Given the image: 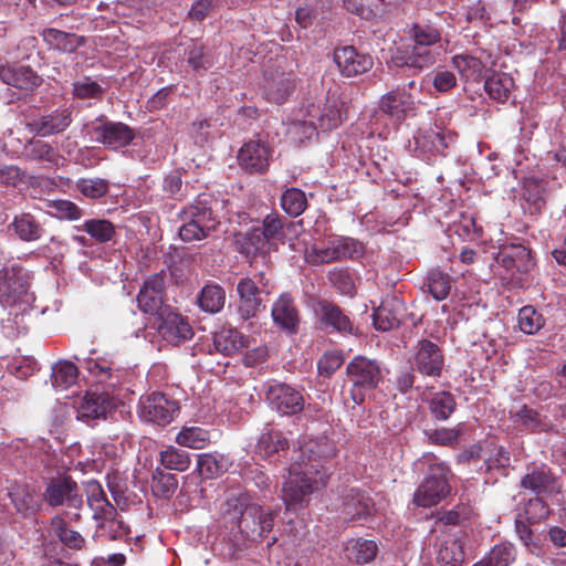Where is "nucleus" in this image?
Masks as SVG:
<instances>
[{"label":"nucleus","instance_id":"obj_3","mask_svg":"<svg viewBox=\"0 0 566 566\" xmlns=\"http://www.w3.org/2000/svg\"><path fill=\"white\" fill-rule=\"evenodd\" d=\"M219 201L210 195H199L193 202L180 212L182 226L179 237L185 242L199 241L210 238L220 224L216 214Z\"/></svg>","mask_w":566,"mask_h":566},{"label":"nucleus","instance_id":"obj_10","mask_svg":"<svg viewBox=\"0 0 566 566\" xmlns=\"http://www.w3.org/2000/svg\"><path fill=\"white\" fill-rule=\"evenodd\" d=\"M240 298L238 312L247 321L258 315L264 308L262 294H269L268 281L264 273H256L253 277H242L237 285Z\"/></svg>","mask_w":566,"mask_h":566},{"label":"nucleus","instance_id":"obj_19","mask_svg":"<svg viewBox=\"0 0 566 566\" xmlns=\"http://www.w3.org/2000/svg\"><path fill=\"white\" fill-rule=\"evenodd\" d=\"M379 109L396 120H402L415 112L416 101L406 87L397 88L380 98Z\"/></svg>","mask_w":566,"mask_h":566},{"label":"nucleus","instance_id":"obj_2","mask_svg":"<svg viewBox=\"0 0 566 566\" xmlns=\"http://www.w3.org/2000/svg\"><path fill=\"white\" fill-rule=\"evenodd\" d=\"M220 521L242 538L259 542L273 528L274 515L251 501L248 493L232 492L220 505Z\"/></svg>","mask_w":566,"mask_h":566},{"label":"nucleus","instance_id":"obj_47","mask_svg":"<svg viewBox=\"0 0 566 566\" xmlns=\"http://www.w3.org/2000/svg\"><path fill=\"white\" fill-rule=\"evenodd\" d=\"M176 442L191 449H203L210 442V434L200 427H184L177 434Z\"/></svg>","mask_w":566,"mask_h":566},{"label":"nucleus","instance_id":"obj_51","mask_svg":"<svg viewBox=\"0 0 566 566\" xmlns=\"http://www.w3.org/2000/svg\"><path fill=\"white\" fill-rule=\"evenodd\" d=\"M428 289L430 294L437 301H442L448 297L451 291V277L449 274L439 270H432L428 274Z\"/></svg>","mask_w":566,"mask_h":566},{"label":"nucleus","instance_id":"obj_56","mask_svg":"<svg viewBox=\"0 0 566 566\" xmlns=\"http://www.w3.org/2000/svg\"><path fill=\"white\" fill-rule=\"evenodd\" d=\"M415 46L428 48L441 39L440 31L431 24H415L410 31Z\"/></svg>","mask_w":566,"mask_h":566},{"label":"nucleus","instance_id":"obj_57","mask_svg":"<svg viewBox=\"0 0 566 566\" xmlns=\"http://www.w3.org/2000/svg\"><path fill=\"white\" fill-rule=\"evenodd\" d=\"M543 325L544 318L534 307L524 306L520 310L518 326L523 333L528 335L535 334Z\"/></svg>","mask_w":566,"mask_h":566},{"label":"nucleus","instance_id":"obj_63","mask_svg":"<svg viewBox=\"0 0 566 566\" xmlns=\"http://www.w3.org/2000/svg\"><path fill=\"white\" fill-rule=\"evenodd\" d=\"M52 524L55 526L56 534L62 543L73 549L82 548L84 538L78 532L69 528L60 517H55Z\"/></svg>","mask_w":566,"mask_h":566},{"label":"nucleus","instance_id":"obj_27","mask_svg":"<svg viewBox=\"0 0 566 566\" xmlns=\"http://www.w3.org/2000/svg\"><path fill=\"white\" fill-rule=\"evenodd\" d=\"M111 409L112 401L107 396L86 394L78 403L77 418L85 421L106 418Z\"/></svg>","mask_w":566,"mask_h":566},{"label":"nucleus","instance_id":"obj_29","mask_svg":"<svg viewBox=\"0 0 566 566\" xmlns=\"http://www.w3.org/2000/svg\"><path fill=\"white\" fill-rule=\"evenodd\" d=\"M316 313L326 327L337 332L352 333L353 324L347 315L335 304L322 301L317 304Z\"/></svg>","mask_w":566,"mask_h":566},{"label":"nucleus","instance_id":"obj_18","mask_svg":"<svg viewBox=\"0 0 566 566\" xmlns=\"http://www.w3.org/2000/svg\"><path fill=\"white\" fill-rule=\"evenodd\" d=\"M333 59L339 73L345 77L358 76L374 66V59L369 54L360 53L352 45L336 49Z\"/></svg>","mask_w":566,"mask_h":566},{"label":"nucleus","instance_id":"obj_53","mask_svg":"<svg viewBox=\"0 0 566 566\" xmlns=\"http://www.w3.org/2000/svg\"><path fill=\"white\" fill-rule=\"evenodd\" d=\"M438 558L447 565L461 566L464 560V551L461 541H446L438 552Z\"/></svg>","mask_w":566,"mask_h":566},{"label":"nucleus","instance_id":"obj_59","mask_svg":"<svg viewBox=\"0 0 566 566\" xmlns=\"http://www.w3.org/2000/svg\"><path fill=\"white\" fill-rule=\"evenodd\" d=\"M222 4V0H193L188 11V19L193 22H201Z\"/></svg>","mask_w":566,"mask_h":566},{"label":"nucleus","instance_id":"obj_1","mask_svg":"<svg viewBox=\"0 0 566 566\" xmlns=\"http://www.w3.org/2000/svg\"><path fill=\"white\" fill-rule=\"evenodd\" d=\"M301 455L307 459L293 463L282 486V500L286 510L304 507L310 495L327 483V473L319 463L336 453L334 443L325 436L308 439L301 447Z\"/></svg>","mask_w":566,"mask_h":566},{"label":"nucleus","instance_id":"obj_39","mask_svg":"<svg viewBox=\"0 0 566 566\" xmlns=\"http://www.w3.org/2000/svg\"><path fill=\"white\" fill-rule=\"evenodd\" d=\"M428 403L432 418L440 421L448 420L457 407L455 398L449 391L433 394Z\"/></svg>","mask_w":566,"mask_h":566},{"label":"nucleus","instance_id":"obj_5","mask_svg":"<svg viewBox=\"0 0 566 566\" xmlns=\"http://www.w3.org/2000/svg\"><path fill=\"white\" fill-rule=\"evenodd\" d=\"M353 385L350 397L355 405L364 402L366 394L375 389L382 378L381 369L376 360L356 356L346 368Z\"/></svg>","mask_w":566,"mask_h":566},{"label":"nucleus","instance_id":"obj_48","mask_svg":"<svg viewBox=\"0 0 566 566\" xmlns=\"http://www.w3.org/2000/svg\"><path fill=\"white\" fill-rule=\"evenodd\" d=\"M514 559V547L511 544H499L474 566H509Z\"/></svg>","mask_w":566,"mask_h":566},{"label":"nucleus","instance_id":"obj_11","mask_svg":"<svg viewBox=\"0 0 566 566\" xmlns=\"http://www.w3.org/2000/svg\"><path fill=\"white\" fill-rule=\"evenodd\" d=\"M409 361L413 370L431 378L440 377L444 367L442 349L429 339L417 342L411 349Z\"/></svg>","mask_w":566,"mask_h":566},{"label":"nucleus","instance_id":"obj_26","mask_svg":"<svg viewBox=\"0 0 566 566\" xmlns=\"http://www.w3.org/2000/svg\"><path fill=\"white\" fill-rule=\"evenodd\" d=\"M374 503L371 499L364 492L350 489L343 496V510L345 520H354L365 517L371 514Z\"/></svg>","mask_w":566,"mask_h":566},{"label":"nucleus","instance_id":"obj_36","mask_svg":"<svg viewBox=\"0 0 566 566\" xmlns=\"http://www.w3.org/2000/svg\"><path fill=\"white\" fill-rule=\"evenodd\" d=\"M287 447V439L282 432L268 429L260 434L255 444V453L261 458H270L274 453L285 450Z\"/></svg>","mask_w":566,"mask_h":566},{"label":"nucleus","instance_id":"obj_58","mask_svg":"<svg viewBox=\"0 0 566 566\" xmlns=\"http://www.w3.org/2000/svg\"><path fill=\"white\" fill-rule=\"evenodd\" d=\"M108 185L103 178H82L76 182V189L86 198L98 199L107 193Z\"/></svg>","mask_w":566,"mask_h":566},{"label":"nucleus","instance_id":"obj_46","mask_svg":"<svg viewBox=\"0 0 566 566\" xmlns=\"http://www.w3.org/2000/svg\"><path fill=\"white\" fill-rule=\"evenodd\" d=\"M178 486L177 476L172 473L156 469L151 479V491L155 496L170 499Z\"/></svg>","mask_w":566,"mask_h":566},{"label":"nucleus","instance_id":"obj_61","mask_svg":"<svg viewBox=\"0 0 566 566\" xmlns=\"http://www.w3.org/2000/svg\"><path fill=\"white\" fill-rule=\"evenodd\" d=\"M336 247V254L342 259H358L365 252V247L353 238H339L333 240Z\"/></svg>","mask_w":566,"mask_h":566},{"label":"nucleus","instance_id":"obj_15","mask_svg":"<svg viewBox=\"0 0 566 566\" xmlns=\"http://www.w3.org/2000/svg\"><path fill=\"white\" fill-rule=\"evenodd\" d=\"M266 399L273 410L287 416L301 412L305 402L300 390L283 382L270 385L266 390Z\"/></svg>","mask_w":566,"mask_h":566},{"label":"nucleus","instance_id":"obj_44","mask_svg":"<svg viewBox=\"0 0 566 566\" xmlns=\"http://www.w3.org/2000/svg\"><path fill=\"white\" fill-rule=\"evenodd\" d=\"M77 367L71 361H59L52 368L51 380L55 389L64 390L77 380Z\"/></svg>","mask_w":566,"mask_h":566},{"label":"nucleus","instance_id":"obj_62","mask_svg":"<svg viewBox=\"0 0 566 566\" xmlns=\"http://www.w3.org/2000/svg\"><path fill=\"white\" fill-rule=\"evenodd\" d=\"M103 93L102 86L91 77L85 76L73 83V94L77 98H99Z\"/></svg>","mask_w":566,"mask_h":566},{"label":"nucleus","instance_id":"obj_31","mask_svg":"<svg viewBox=\"0 0 566 566\" xmlns=\"http://www.w3.org/2000/svg\"><path fill=\"white\" fill-rule=\"evenodd\" d=\"M49 49L72 53L83 44V38L53 28L44 29L41 33Z\"/></svg>","mask_w":566,"mask_h":566},{"label":"nucleus","instance_id":"obj_21","mask_svg":"<svg viewBox=\"0 0 566 566\" xmlns=\"http://www.w3.org/2000/svg\"><path fill=\"white\" fill-rule=\"evenodd\" d=\"M271 315L274 324L285 333L292 335L297 332L300 314L290 294L284 293L274 302Z\"/></svg>","mask_w":566,"mask_h":566},{"label":"nucleus","instance_id":"obj_50","mask_svg":"<svg viewBox=\"0 0 566 566\" xmlns=\"http://www.w3.org/2000/svg\"><path fill=\"white\" fill-rule=\"evenodd\" d=\"M281 206L291 217H298L307 206L306 196L297 188L287 189L281 197Z\"/></svg>","mask_w":566,"mask_h":566},{"label":"nucleus","instance_id":"obj_45","mask_svg":"<svg viewBox=\"0 0 566 566\" xmlns=\"http://www.w3.org/2000/svg\"><path fill=\"white\" fill-rule=\"evenodd\" d=\"M97 528L101 535L106 536L108 539L116 541L126 537L129 534V527L126 523L115 514L111 516H98Z\"/></svg>","mask_w":566,"mask_h":566},{"label":"nucleus","instance_id":"obj_34","mask_svg":"<svg viewBox=\"0 0 566 566\" xmlns=\"http://www.w3.org/2000/svg\"><path fill=\"white\" fill-rule=\"evenodd\" d=\"M197 302L199 307L203 312L210 314L219 313L223 308L226 303V291L222 286L218 284H206L201 289L197 297Z\"/></svg>","mask_w":566,"mask_h":566},{"label":"nucleus","instance_id":"obj_23","mask_svg":"<svg viewBox=\"0 0 566 566\" xmlns=\"http://www.w3.org/2000/svg\"><path fill=\"white\" fill-rule=\"evenodd\" d=\"M0 80L20 90H33L42 83V78L29 66L0 64Z\"/></svg>","mask_w":566,"mask_h":566},{"label":"nucleus","instance_id":"obj_4","mask_svg":"<svg viewBox=\"0 0 566 566\" xmlns=\"http://www.w3.org/2000/svg\"><path fill=\"white\" fill-rule=\"evenodd\" d=\"M33 301L29 293V282L25 271L20 266H6L0 270V303L10 307L9 317L20 328L23 323V313ZM8 322L11 318L7 319Z\"/></svg>","mask_w":566,"mask_h":566},{"label":"nucleus","instance_id":"obj_35","mask_svg":"<svg viewBox=\"0 0 566 566\" xmlns=\"http://www.w3.org/2000/svg\"><path fill=\"white\" fill-rule=\"evenodd\" d=\"M513 88L514 81L506 73H493L484 82V90L488 95L499 103L506 102Z\"/></svg>","mask_w":566,"mask_h":566},{"label":"nucleus","instance_id":"obj_33","mask_svg":"<svg viewBox=\"0 0 566 566\" xmlns=\"http://www.w3.org/2000/svg\"><path fill=\"white\" fill-rule=\"evenodd\" d=\"M14 234L22 241L32 242L39 240L43 234V228L31 213L15 216L9 226Z\"/></svg>","mask_w":566,"mask_h":566},{"label":"nucleus","instance_id":"obj_43","mask_svg":"<svg viewBox=\"0 0 566 566\" xmlns=\"http://www.w3.org/2000/svg\"><path fill=\"white\" fill-rule=\"evenodd\" d=\"M78 229L85 231L97 243H107L116 235L115 226L106 219L86 220Z\"/></svg>","mask_w":566,"mask_h":566},{"label":"nucleus","instance_id":"obj_22","mask_svg":"<svg viewBox=\"0 0 566 566\" xmlns=\"http://www.w3.org/2000/svg\"><path fill=\"white\" fill-rule=\"evenodd\" d=\"M403 311V303L400 298L386 297L373 314L375 328L387 332L399 326Z\"/></svg>","mask_w":566,"mask_h":566},{"label":"nucleus","instance_id":"obj_42","mask_svg":"<svg viewBox=\"0 0 566 566\" xmlns=\"http://www.w3.org/2000/svg\"><path fill=\"white\" fill-rule=\"evenodd\" d=\"M159 462L167 470L184 472L189 468L191 460L187 451L167 446L159 452Z\"/></svg>","mask_w":566,"mask_h":566},{"label":"nucleus","instance_id":"obj_16","mask_svg":"<svg viewBox=\"0 0 566 566\" xmlns=\"http://www.w3.org/2000/svg\"><path fill=\"white\" fill-rule=\"evenodd\" d=\"M452 65L465 82H480L488 67L495 65V56L491 51L476 50L474 54H457Z\"/></svg>","mask_w":566,"mask_h":566},{"label":"nucleus","instance_id":"obj_52","mask_svg":"<svg viewBox=\"0 0 566 566\" xmlns=\"http://www.w3.org/2000/svg\"><path fill=\"white\" fill-rule=\"evenodd\" d=\"M50 213L59 219L78 220L83 217V210L70 200L57 199L46 202Z\"/></svg>","mask_w":566,"mask_h":566},{"label":"nucleus","instance_id":"obj_25","mask_svg":"<svg viewBox=\"0 0 566 566\" xmlns=\"http://www.w3.org/2000/svg\"><path fill=\"white\" fill-rule=\"evenodd\" d=\"M159 333L164 339L172 345H178L181 342L190 339L192 336V329L188 322L176 313L166 315L159 326Z\"/></svg>","mask_w":566,"mask_h":566},{"label":"nucleus","instance_id":"obj_41","mask_svg":"<svg viewBox=\"0 0 566 566\" xmlns=\"http://www.w3.org/2000/svg\"><path fill=\"white\" fill-rule=\"evenodd\" d=\"M197 465L202 476L212 479L224 473L228 470L229 462L222 454L202 453L198 455Z\"/></svg>","mask_w":566,"mask_h":566},{"label":"nucleus","instance_id":"obj_6","mask_svg":"<svg viewBox=\"0 0 566 566\" xmlns=\"http://www.w3.org/2000/svg\"><path fill=\"white\" fill-rule=\"evenodd\" d=\"M451 476V471L446 463L430 464L427 476L413 495V502L422 507L438 504L450 492L449 479Z\"/></svg>","mask_w":566,"mask_h":566},{"label":"nucleus","instance_id":"obj_28","mask_svg":"<svg viewBox=\"0 0 566 566\" xmlns=\"http://www.w3.org/2000/svg\"><path fill=\"white\" fill-rule=\"evenodd\" d=\"M86 501L90 509L93 511L94 520L98 516H111L115 514V506L107 500L106 494L99 482L90 480L84 484Z\"/></svg>","mask_w":566,"mask_h":566},{"label":"nucleus","instance_id":"obj_49","mask_svg":"<svg viewBox=\"0 0 566 566\" xmlns=\"http://www.w3.org/2000/svg\"><path fill=\"white\" fill-rule=\"evenodd\" d=\"M25 155L28 158L44 161L50 165L57 166L61 156L54 148L43 140H32L25 146Z\"/></svg>","mask_w":566,"mask_h":566},{"label":"nucleus","instance_id":"obj_64","mask_svg":"<svg viewBox=\"0 0 566 566\" xmlns=\"http://www.w3.org/2000/svg\"><path fill=\"white\" fill-rule=\"evenodd\" d=\"M244 251L250 254V253H265L270 250V242L268 241V239L265 238L264 233L262 232V230L258 227V228H253L251 229L247 234H245V242H244Z\"/></svg>","mask_w":566,"mask_h":566},{"label":"nucleus","instance_id":"obj_30","mask_svg":"<svg viewBox=\"0 0 566 566\" xmlns=\"http://www.w3.org/2000/svg\"><path fill=\"white\" fill-rule=\"evenodd\" d=\"M213 345L217 352L230 356L249 345V339L235 328H222L213 336Z\"/></svg>","mask_w":566,"mask_h":566},{"label":"nucleus","instance_id":"obj_17","mask_svg":"<svg viewBox=\"0 0 566 566\" xmlns=\"http://www.w3.org/2000/svg\"><path fill=\"white\" fill-rule=\"evenodd\" d=\"M273 157V148L263 140H250L239 150V166L250 174H263Z\"/></svg>","mask_w":566,"mask_h":566},{"label":"nucleus","instance_id":"obj_24","mask_svg":"<svg viewBox=\"0 0 566 566\" xmlns=\"http://www.w3.org/2000/svg\"><path fill=\"white\" fill-rule=\"evenodd\" d=\"M72 123V112L67 108L56 109L33 120L32 130L42 137L64 132Z\"/></svg>","mask_w":566,"mask_h":566},{"label":"nucleus","instance_id":"obj_8","mask_svg":"<svg viewBox=\"0 0 566 566\" xmlns=\"http://www.w3.org/2000/svg\"><path fill=\"white\" fill-rule=\"evenodd\" d=\"M295 88L293 72L286 71L281 63L268 64L261 82L264 98L271 103L283 104Z\"/></svg>","mask_w":566,"mask_h":566},{"label":"nucleus","instance_id":"obj_7","mask_svg":"<svg viewBox=\"0 0 566 566\" xmlns=\"http://www.w3.org/2000/svg\"><path fill=\"white\" fill-rule=\"evenodd\" d=\"M43 500L53 507L65 506L75 510L74 518H80L78 511L83 507V496L78 484L69 475H57L49 480Z\"/></svg>","mask_w":566,"mask_h":566},{"label":"nucleus","instance_id":"obj_54","mask_svg":"<svg viewBox=\"0 0 566 566\" xmlns=\"http://www.w3.org/2000/svg\"><path fill=\"white\" fill-rule=\"evenodd\" d=\"M463 431V424L459 423L454 428H441L424 430V434L430 443L437 446H452L458 442L460 434Z\"/></svg>","mask_w":566,"mask_h":566},{"label":"nucleus","instance_id":"obj_40","mask_svg":"<svg viewBox=\"0 0 566 566\" xmlns=\"http://www.w3.org/2000/svg\"><path fill=\"white\" fill-rule=\"evenodd\" d=\"M344 114V103L335 96L328 97L318 116L319 127L323 130L336 128L343 122Z\"/></svg>","mask_w":566,"mask_h":566},{"label":"nucleus","instance_id":"obj_20","mask_svg":"<svg viewBox=\"0 0 566 566\" xmlns=\"http://www.w3.org/2000/svg\"><path fill=\"white\" fill-rule=\"evenodd\" d=\"M495 260L511 273H527L534 265L531 252L522 244L502 245Z\"/></svg>","mask_w":566,"mask_h":566},{"label":"nucleus","instance_id":"obj_60","mask_svg":"<svg viewBox=\"0 0 566 566\" xmlns=\"http://www.w3.org/2000/svg\"><path fill=\"white\" fill-rule=\"evenodd\" d=\"M434 62L436 55L430 49L418 46H413L412 52L408 54L405 60L406 66L417 71H422L423 69L431 66Z\"/></svg>","mask_w":566,"mask_h":566},{"label":"nucleus","instance_id":"obj_38","mask_svg":"<svg viewBox=\"0 0 566 566\" xmlns=\"http://www.w3.org/2000/svg\"><path fill=\"white\" fill-rule=\"evenodd\" d=\"M453 139L451 134H446L441 129H430L416 137V144L423 153L442 154Z\"/></svg>","mask_w":566,"mask_h":566},{"label":"nucleus","instance_id":"obj_12","mask_svg":"<svg viewBox=\"0 0 566 566\" xmlns=\"http://www.w3.org/2000/svg\"><path fill=\"white\" fill-rule=\"evenodd\" d=\"M178 412V401L165 394L153 392L140 398L139 416L147 422L166 426L175 419Z\"/></svg>","mask_w":566,"mask_h":566},{"label":"nucleus","instance_id":"obj_55","mask_svg":"<svg viewBox=\"0 0 566 566\" xmlns=\"http://www.w3.org/2000/svg\"><path fill=\"white\" fill-rule=\"evenodd\" d=\"M384 0H344V8L363 19L369 20L377 15Z\"/></svg>","mask_w":566,"mask_h":566},{"label":"nucleus","instance_id":"obj_9","mask_svg":"<svg viewBox=\"0 0 566 566\" xmlns=\"http://www.w3.org/2000/svg\"><path fill=\"white\" fill-rule=\"evenodd\" d=\"M522 489L530 491L536 495V499L530 501V504L541 506L538 517L547 514V507L544 499L558 494L562 490L559 480L546 467L533 468L521 479Z\"/></svg>","mask_w":566,"mask_h":566},{"label":"nucleus","instance_id":"obj_13","mask_svg":"<svg viewBox=\"0 0 566 566\" xmlns=\"http://www.w3.org/2000/svg\"><path fill=\"white\" fill-rule=\"evenodd\" d=\"M91 135L96 142L112 149L125 147L134 139V132L128 125L103 118H97L93 123Z\"/></svg>","mask_w":566,"mask_h":566},{"label":"nucleus","instance_id":"obj_37","mask_svg":"<svg viewBox=\"0 0 566 566\" xmlns=\"http://www.w3.org/2000/svg\"><path fill=\"white\" fill-rule=\"evenodd\" d=\"M264 233L265 238L272 243H284L285 232L295 228V223L286 221L284 218L276 213H270L264 217L262 227H259Z\"/></svg>","mask_w":566,"mask_h":566},{"label":"nucleus","instance_id":"obj_32","mask_svg":"<svg viewBox=\"0 0 566 566\" xmlns=\"http://www.w3.org/2000/svg\"><path fill=\"white\" fill-rule=\"evenodd\" d=\"M376 542L365 538H352L345 545V555L348 560L358 565L370 563L377 555Z\"/></svg>","mask_w":566,"mask_h":566},{"label":"nucleus","instance_id":"obj_14","mask_svg":"<svg viewBox=\"0 0 566 566\" xmlns=\"http://www.w3.org/2000/svg\"><path fill=\"white\" fill-rule=\"evenodd\" d=\"M165 279L166 275L160 272L144 281L137 294V303L139 310L145 314L159 315L161 313L166 300Z\"/></svg>","mask_w":566,"mask_h":566}]
</instances>
